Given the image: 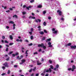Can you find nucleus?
Wrapping results in <instances>:
<instances>
[{
	"instance_id": "nucleus-48",
	"label": "nucleus",
	"mask_w": 76,
	"mask_h": 76,
	"mask_svg": "<svg viewBox=\"0 0 76 76\" xmlns=\"http://www.w3.org/2000/svg\"><path fill=\"white\" fill-rule=\"evenodd\" d=\"M6 75V73H3L1 74L2 76H4V75Z\"/></svg>"
},
{
	"instance_id": "nucleus-20",
	"label": "nucleus",
	"mask_w": 76,
	"mask_h": 76,
	"mask_svg": "<svg viewBox=\"0 0 76 76\" xmlns=\"http://www.w3.org/2000/svg\"><path fill=\"white\" fill-rule=\"evenodd\" d=\"M53 34H57V31H55L53 32Z\"/></svg>"
},
{
	"instance_id": "nucleus-24",
	"label": "nucleus",
	"mask_w": 76,
	"mask_h": 76,
	"mask_svg": "<svg viewBox=\"0 0 76 76\" xmlns=\"http://www.w3.org/2000/svg\"><path fill=\"white\" fill-rule=\"evenodd\" d=\"M29 50H27L26 51V53L25 54H26L27 55V54H28V51Z\"/></svg>"
},
{
	"instance_id": "nucleus-58",
	"label": "nucleus",
	"mask_w": 76,
	"mask_h": 76,
	"mask_svg": "<svg viewBox=\"0 0 76 76\" xmlns=\"http://www.w3.org/2000/svg\"><path fill=\"white\" fill-rule=\"evenodd\" d=\"M6 28H7V29H9V26H6Z\"/></svg>"
},
{
	"instance_id": "nucleus-16",
	"label": "nucleus",
	"mask_w": 76,
	"mask_h": 76,
	"mask_svg": "<svg viewBox=\"0 0 76 76\" xmlns=\"http://www.w3.org/2000/svg\"><path fill=\"white\" fill-rule=\"evenodd\" d=\"M59 67V65L58 64H57L56 65V68L58 69Z\"/></svg>"
},
{
	"instance_id": "nucleus-46",
	"label": "nucleus",
	"mask_w": 76,
	"mask_h": 76,
	"mask_svg": "<svg viewBox=\"0 0 76 76\" xmlns=\"http://www.w3.org/2000/svg\"><path fill=\"white\" fill-rule=\"evenodd\" d=\"M15 56L16 55H15V54H12V57H15Z\"/></svg>"
},
{
	"instance_id": "nucleus-18",
	"label": "nucleus",
	"mask_w": 76,
	"mask_h": 76,
	"mask_svg": "<svg viewBox=\"0 0 76 76\" xmlns=\"http://www.w3.org/2000/svg\"><path fill=\"white\" fill-rule=\"evenodd\" d=\"M49 63H50V64H51L52 63H53V62H52V61H51V60H49Z\"/></svg>"
},
{
	"instance_id": "nucleus-49",
	"label": "nucleus",
	"mask_w": 76,
	"mask_h": 76,
	"mask_svg": "<svg viewBox=\"0 0 76 76\" xmlns=\"http://www.w3.org/2000/svg\"><path fill=\"white\" fill-rule=\"evenodd\" d=\"M49 72H51V68H49Z\"/></svg>"
},
{
	"instance_id": "nucleus-37",
	"label": "nucleus",
	"mask_w": 76,
	"mask_h": 76,
	"mask_svg": "<svg viewBox=\"0 0 76 76\" xmlns=\"http://www.w3.org/2000/svg\"><path fill=\"white\" fill-rule=\"evenodd\" d=\"M34 31V29L33 28H31V32H32Z\"/></svg>"
},
{
	"instance_id": "nucleus-9",
	"label": "nucleus",
	"mask_w": 76,
	"mask_h": 76,
	"mask_svg": "<svg viewBox=\"0 0 76 76\" xmlns=\"http://www.w3.org/2000/svg\"><path fill=\"white\" fill-rule=\"evenodd\" d=\"M39 34H41V35H44V32H43V31L40 32Z\"/></svg>"
},
{
	"instance_id": "nucleus-15",
	"label": "nucleus",
	"mask_w": 76,
	"mask_h": 76,
	"mask_svg": "<svg viewBox=\"0 0 76 76\" xmlns=\"http://www.w3.org/2000/svg\"><path fill=\"white\" fill-rule=\"evenodd\" d=\"M51 41V38H49L47 39V40H46V42H48V41Z\"/></svg>"
},
{
	"instance_id": "nucleus-1",
	"label": "nucleus",
	"mask_w": 76,
	"mask_h": 76,
	"mask_svg": "<svg viewBox=\"0 0 76 76\" xmlns=\"http://www.w3.org/2000/svg\"><path fill=\"white\" fill-rule=\"evenodd\" d=\"M3 66H4L5 67H9V65L7 62H5V63L3 64Z\"/></svg>"
},
{
	"instance_id": "nucleus-12",
	"label": "nucleus",
	"mask_w": 76,
	"mask_h": 76,
	"mask_svg": "<svg viewBox=\"0 0 76 76\" xmlns=\"http://www.w3.org/2000/svg\"><path fill=\"white\" fill-rule=\"evenodd\" d=\"M15 26H16V25L15 24H13V30L15 29Z\"/></svg>"
},
{
	"instance_id": "nucleus-50",
	"label": "nucleus",
	"mask_w": 76,
	"mask_h": 76,
	"mask_svg": "<svg viewBox=\"0 0 76 76\" xmlns=\"http://www.w3.org/2000/svg\"><path fill=\"white\" fill-rule=\"evenodd\" d=\"M48 45H51V43L50 42H49L48 43Z\"/></svg>"
},
{
	"instance_id": "nucleus-6",
	"label": "nucleus",
	"mask_w": 76,
	"mask_h": 76,
	"mask_svg": "<svg viewBox=\"0 0 76 76\" xmlns=\"http://www.w3.org/2000/svg\"><path fill=\"white\" fill-rule=\"evenodd\" d=\"M35 21H36V22H37V23H38V22H41V20H40L39 19H37V20H35Z\"/></svg>"
},
{
	"instance_id": "nucleus-63",
	"label": "nucleus",
	"mask_w": 76,
	"mask_h": 76,
	"mask_svg": "<svg viewBox=\"0 0 76 76\" xmlns=\"http://www.w3.org/2000/svg\"><path fill=\"white\" fill-rule=\"evenodd\" d=\"M22 18H23V19H24V18H26V17L24 15Z\"/></svg>"
},
{
	"instance_id": "nucleus-38",
	"label": "nucleus",
	"mask_w": 76,
	"mask_h": 76,
	"mask_svg": "<svg viewBox=\"0 0 76 76\" xmlns=\"http://www.w3.org/2000/svg\"><path fill=\"white\" fill-rule=\"evenodd\" d=\"M30 2L31 3H33V2H34V0H31V1H30Z\"/></svg>"
},
{
	"instance_id": "nucleus-52",
	"label": "nucleus",
	"mask_w": 76,
	"mask_h": 76,
	"mask_svg": "<svg viewBox=\"0 0 76 76\" xmlns=\"http://www.w3.org/2000/svg\"><path fill=\"white\" fill-rule=\"evenodd\" d=\"M42 51V49H39V52H41Z\"/></svg>"
},
{
	"instance_id": "nucleus-59",
	"label": "nucleus",
	"mask_w": 76,
	"mask_h": 76,
	"mask_svg": "<svg viewBox=\"0 0 76 76\" xmlns=\"http://www.w3.org/2000/svg\"><path fill=\"white\" fill-rule=\"evenodd\" d=\"M14 67H18V65H15L14 66Z\"/></svg>"
},
{
	"instance_id": "nucleus-35",
	"label": "nucleus",
	"mask_w": 76,
	"mask_h": 76,
	"mask_svg": "<svg viewBox=\"0 0 76 76\" xmlns=\"http://www.w3.org/2000/svg\"><path fill=\"white\" fill-rule=\"evenodd\" d=\"M2 38L3 39H4L5 38V37H4V36H2Z\"/></svg>"
},
{
	"instance_id": "nucleus-17",
	"label": "nucleus",
	"mask_w": 76,
	"mask_h": 76,
	"mask_svg": "<svg viewBox=\"0 0 76 76\" xmlns=\"http://www.w3.org/2000/svg\"><path fill=\"white\" fill-rule=\"evenodd\" d=\"M72 69H76V66H75V65H73L72 66Z\"/></svg>"
},
{
	"instance_id": "nucleus-28",
	"label": "nucleus",
	"mask_w": 76,
	"mask_h": 76,
	"mask_svg": "<svg viewBox=\"0 0 76 76\" xmlns=\"http://www.w3.org/2000/svg\"><path fill=\"white\" fill-rule=\"evenodd\" d=\"M4 42H5V43H6L8 44V43H9V42L8 41H7V40H5Z\"/></svg>"
},
{
	"instance_id": "nucleus-7",
	"label": "nucleus",
	"mask_w": 76,
	"mask_h": 76,
	"mask_svg": "<svg viewBox=\"0 0 76 76\" xmlns=\"http://www.w3.org/2000/svg\"><path fill=\"white\" fill-rule=\"evenodd\" d=\"M71 45H72V44H71L70 43H69L67 45L66 44L65 45V46L66 47H67V46H70Z\"/></svg>"
},
{
	"instance_id": "nucleus-14",
	"label": "nucleus",
	"mask_w": 76,
	"mask_h": 76,
	"mask_svg": "<svg viewBox=\"0 0 76 76\" xmlns=\"http://www.w3.org/2000/svg\"><path fill=\"white\" fill-rule=\"evenodd\" d=\"M9 23H11V24H13L14 23V22L13 21H10L9 22Z\"/></svg>"
},
{
	"instance_id": "nucleus-32",
	"label": "nucleus",
	"mask_w": 76,
	"mask_h": 76,
	"mask_svg": "<svg viewBox=\"0 0 76 76\" xmlns=\"http://www.w3.org/2000/svg\"><path fill=\"white\" fill-rule=\"evenodd\" d=\"M46 23L45 22H44L43 23V25L44 26H46Z\"/></svg>"
},
{
	"instance_id": "nucleus-54",
	"label": "nucleus",
	"mask_w": 76,
	"mask_h": 76,
	"mask_svg": "<svg viewBox=\"0 0 76 76\" xmlns=\"http://www.w3.org/2000/svg\"><path fill=\"white\" fill-rule=\"evenodd\" d=\"M26 8L27 10H29V8L28 7H26Z\"/></svg>"
},
{
	"instance_id": "nucleus-26",
	"label": "nucleus",
	"mask_w": 76,
	"mask_h": 76,
	"mask_svg": "<svg viewBox=\"0 0 76 76\" xmlns=\"http://www.w3.org/2000/svg\"><path fill=\"white\" fill-rule=\"evenodd\" d=\"M10 73V70H8L7 72V74H8V75H9Z\"/></svg>"
},
{
	"instance_id": "nucleus-40",
	"label": "nucleus",
	"mask_w": 76,
	"mask_h": 76,
	"mask_svg": "<svg viewBox=\"0 0 76 76\" xmlns=\"http://www.w3.org/2000/svg\"><path fill=\"white\" fill-rule=\"evenodd\" d=\"M33 38H34V37L32 36H31V37H30L31 39H33Z\"/></svg>"
},
{
	"instance_id": "nucleus-39",
	"label": "nucleus",
	"mask_w": 76,
	"mask_h": 76,
	"mask_svg": "<svg viewBox=\"0 0 76 76\" xmlns=\"http://www.w3.org/2000/svg\"><path fill=\"white\" fill-rule=\"evenodd\" d=\"M35 70H36V67H34L33 70V71H35Z\"/></svg>"
},
{
	"instance_id": "nucleus-45",
	"label": "nucleus",
	"mask_w": 76,
	"mask_h": 76,
	"mask_svg": "<svg viewBox=\"0 0 76 76\" xmlns=\"http://www.w3.org/2000/svg\"><path fill=\"white\" fill-rule=\"evenodd\" d=\"M13 44H14L13 43H10L9 45H12Z\"/></svg>"
},
{
	"instance_id": "nucleus-31",
	"label": "nucleus",
	"mask_w": 76,
	"mask_h": 76,
	"mask_svg": "<svg viewBox=\"0 0 76 76\" xmlns=\"http://www.w3.org/2000/svg\"><path fill=\"white\" fill-rule=\"evenodd\" d=\"M21 61L23 62V63H24L25 61V59H23L21 60Z\"/></svg>"
},
{
	"instance_id": "nucleus-57",
	"label": "nucleus",
	"mask_w": 76,
	"mask_h": 76,
	"mask_svg": "<svg viewBox=\"0 0 76 76\" xmlns=\"http://www.w3.org/2000/svg\"><path fill=\"white\" fill-rule=\"evenodd\" d=\"M32 45V44L31 43L28 45L29 46H31Z\"/></svg>"
},
{
	"instance_id": "nucleus-43",
	"label": "nucleus",
	"mask_w": 76,
	"mask_h": 76,
	"mask_svg": "<svg viewBox=\"0 0 76 76\" xmlns=\"http://www.w3.org/2000/svg\"><path fill=\"white\" fill-rule=\"evenodd\" d=\"M10 59V58L9 57L7 59H6V60H7V61H9V60Z\"/></svg>"
},
{
	"instance_id": "nucleus-47",
	"label": "nucleus",
	"mask_w": 76,
	"mask_h": 76,
	"mask_svg": "<svg viewBox=\"0 0 76 76\" xmlns=\"http://www.w3.org/2000/svg\"><path fill=\"white\" fill-rule=\"evenodd\" d=\"M72 70V68H69L68 69V70L69 71H70Z\"/></svg>"
},
{
	"instance_id": "nucleus-60",
	"label": "nucleus",
	"mask_w": 76,
	"mask_h": 76,
	"mask_svg": "<svg viewBox=\"0 0 76 76\" xmlns=\"http://www.w3.org/2000/svg\"><path fill=\"white\" fill-rule=\"evenodd\" d=\"M48 19L50 20V19H51V17H48Z\"/></svg>"
},
{
	"instance_id": "nucleus-64",
	"label": "nucleus",
	"mask_w": 76,
	"mask_h": 76,
	"mask_svg": "<svg viewBox=\"0 0 76 76\" xmlns=\"http://www.w3.org/2000/svg\"><path fill=\"white\" fill-rule=\"evenodd\" d=\"M39 76V74H36V76Z\"/></svg>"
},
{
	"instance_id": "nucleus-62",
	"label": "nucleus",
	"mask_w": 76,
	"mask_h": 76,
	"mask_svg": "<svg viewBox=\"0 0 76 76\" xmlns=\"http://www.w3.org/2000/svg\"><path fill=\"white\" fill-rule=\"evenodd\" d=\"M19 41L20 42H22V40L21 39H20V40H19Z\"/></svg>"
},
{
	"instance_id": "nucleus-25",
	"label": "nucleus",
	"mask_w": 76,
	"mask_h": 76,
	"mask_svg": "<svg viewBox=\"0 0 76 76\" xmlns=\"http://www.w3.org/2000/svg\"><path fill=\"white\" fill-rule=\"evenodd\" d=\"M63 18V16H62V18H61V20H64V18Z\"/></svg>"
},
{
	"instance_id": "nucleus-4",
	"label": "nucleus",
	"mask_w": 76,
	"mask_h": 76,
	"mask_svg": "<svg viewBox=\"0 0 76 76\" xmlns=\"http://www.w3.org/2000/svg\"><path fill=\"white\" fill-rule=\"evenodd\" d=\"M44 45V44L42 43L41 44L39 45H38V47H41L42 48V47H43Z\"/></svg>"
},
{
	"instance_id": "nucleus-41",
	"label": "nucleus",
	"mask_w": 76,
	"mask_h": 76,
	"mask_svg": "<svg viewBox=\"0 0 76 76\" xmlns=\"http://www.w3.org/2000/svg\"><path fill=\"white\" fill-rule=\"evenodd\" d=\"M32 71V69H31L29 71V72H31Z\"/></svg>"
},
{
	"instance_id": "nucleus-61",
	"label": "nucleus",
	"mask_w": 76,
	"mask_h": 76,
	"mask_svg": "<svg viewBox=\"0 0 76 76\" xmlns=\"http://www.w3.org/2000/svg\"><path fill=\"white\" fill-rule=\"evenodd\" d=\"M56 70H57V68H55L54 69H53V70H55V71H56Z\"/></svg>"
},
{
	"instance_id": "nucleus-53",
	"label": "nucleus",
	"mask_w": 76,
	"mask_h": 76,
	"mask_svg": "<svg viewBox=\"0 0 76 76\" xmlns=\"http://www.w3.org/2000/svg\"><path fill=\"white\" fill-rule=\"evenodd\" d=\"M16 41L17 42H19V39H16Z\"/></svg>"
},
{
	"instance_id": "nucleus-2",
	"label": "nucleus",
	"mask_w": 76,
	"mask_h": 76,
	"mask_svg": "<svg viewBox=\"0 0 76 76\" xmlns=\"http://www.w3.org/2000/svg\"><path fill=\"white\" fill-rule=\"evenodd\" d=\"M57 13H59L58 14L59 16H61V15H62V12L61 11H60V10H58Z\"/></svg>"
},
{
	"instance_id": "nucleus-29",
	"label": "nucleus",
	"mask_w": 76,
	"mask_h": 76,
	"mask_svg": "<svg viewBox=\"0 0 76 76\" xmlns=\"http://www.w3.org/2000/svg\"><path fill=\"white\" fill-rule=\"evenodd\" d=\"M23 15H25V14H26V12H22Z\"/></svg>"
},
{
	"instance_id": "nucleus-5",
	"label": "nucleus",
	"mask_w": 76,
	"mask_h": 76,
	"mask_svg": "<svg viewBox=\"0 0 76 76\" xmlns=\"http://www.w3.org/2000/svg\"><path fill=\"white\" fill-rule=\"evenodd\" d=\"M39 62V61H37V65L38 66H39L40 65H41L42 64V63H41V62Z\"/></svg>"
},
{
	"instance_id": "nucleus-42",
	"label": "nucleus",
	"mask_w": 76,
	"mask_h": 76,
	"mask_svg": "<svg viewBox=\"0 0 76 76\" xmlns=\"http://www.w3.org/2000/svg\"><path fill=\"white\" fill-rule=\"evenodd\" d=\"M31 19H35V17L31 16Z\"/></svg>"
},
{
	"instance_id": "nucleus-23",
	"label": "nucleus",
	"mask_w": 76,
	"mask_h": 76,
	"mask_svg": "<svg viewBox=\"0 0 76 76\" xmlns=\"http://www.w3.org/2000/svg\"><path fill=\"white\" fill-rule=\"evenodd\" d=\"M13 53V51L10 52V53H9V55H10L11 54H12V53Z\"/></svg>"
},
{
	"instance_id": "nucleus-56",
	"label": "nucleus",
	"mask_w": 76,
	"mask_h": 76,
	"mask_svg": "<svg viewBox=\"0 0 76 76\" xmlns=\"http://www.w3.org/2000/svg\"><path fill=\"white\" fill-rule=\"evenodd\" d=\"M48 47H53V45H49V46H48Z\"/></svg>"
},
{
	"instance_id": "nucleus-10",
	"label": "nucleus",
	"mask_w": 76,
	"mask_h": 76,
	"mask_svg": "<svg viewBox=\"0 0 76 76\" xmlns=\"http://www.w3.org/2000/svg\"><path fill=\"white\" fill-rule=\"evenodd\" d=\"M10 38L11 40L13 39V36L12 35H10Z\"/></svg>"
},
{
	"instance_id": "nucleus-27",
	"label": "nucleus",
	"mask_w": 76,
	"mask_h": 76,
	"mask_svg": "<svg viewBox=\"0 0 76 76\" xmlns=\"http://www.w3.org/2000/svg\"><path fill=\"white\" fill-rule=\"evenodd\" d=\"M29 34L31 35H32V32L31 31H30L29 32Z\"/></svg>"
},
{
	"instance_id": "nucleus-51",
	"label": "nucleus",
	"mask_w": 76,
	"mask_h": 76,
	"mask_svg": "<svg viewBox=\"0 0 76 76\" xmlns=\"http://www.w3.org/2000/svg\"><path fill=\"white\" fill-rule=\"evenodd\" d=\"M2 68L3 69H6V67H5V66H3Z\"/></svg>"
},
{
	"instance_id": "nucleus-3",
	"label": "nucleus",
	"mask_w": 76,
	"mask_h": 76,
	"mask_svg": "<svg viewBox=\"0 0 76 76\" xmlns=\"http://www.w3.org/2000/svg\"><path fill=\"white\" fill-rule=\"evenodd\" d=\"M70 47L71 49H74L75 50V49H76V46L75 45L74 46L71 45L70 46Z\"/></svg>"
},
{
	"instance_id": "nucleus-22",
	"label": "nucleus",
	"mask_w": 76,
	"mask_h": 76,
	"mask_svg": "<svg viewBox=\"0 0 76 76\" xmlns=\"http://www.w3.org/2000/svg\"><path fill=\"white\" fill-rule=\"evenodd\" d=\"M50 69H54L53 65H50Z\"/></svg>"
},
{
	"instance_id": "nucleus-11",
	"label": "nucleus",
	"mask_w": 76,
	"mask_h": 76,
	"mask_svg": "<svg viewBox=\"0 0 76 76\" xmlns=\"http://www.w3.org/2000/svg\"><path fill=\"white\" fill-rule=\"evenodd\" d=\"M42 5H40L38 6L37 7L38 8H41V7H42Z\"/></svg>"
},
{
	"instance_id": "nucleus-30",
	"label": "nucleus",
	"mask_w": 76,
	"mask_h": 76,
	"mask_svg": "<svg viewBox=\"0 0 76 76\" xmlns=\"http://www.w3.org/2000/svg\"><path fill=\"white\" fill-rule=\"evenodd\" d=\"M38 54L37 52H35L34 53V54L35 55V54Z\"/></svg>"
},
{
	"instance_id": "nucleus-33",
	"label": "nucleus",
	"mask_w": 76,
	"mask_h": 76,
	"mask_svg": "<svg viewBox=\"0 0 76 76\" xmlns=\"http://www.w3.org/2000/svg\"><path fill=\"white\" fill-rule=\"evenodd\" d=\"M45 37H44L42 39V40L44 41V40H45Z\"/></svg>"
},
{
	"instance_id": "nucleus-8",
	"label": "nucleus",
	"mask_w": 76,
	"mask_h": 76,
	"mask_svg": "<svg viewBox=\"0 0 76 76\" xmlns=\"http://www.w3.org/2000/svg\"><path fill=\"white\" fill-rule=\"evenodd\" d=\"M15 18H18V16L16 15H14L13 16V18H15Z\"/></svg>"
},
{
	"instance_id": "nucleus-34",
	"label": "nucleus",
	"mask_w": 76,
	"mask_h": 76,
	"mask_svg": "<svg viewBox=\"0 0 76 76\" xmlns=\"http://www.w3.org/2000/svg\"><path fill=\"white\" fill-rule=\"evenodd\" d=\"M9 50V48H6V51H8Z\"/></svg>"
},
{
	"instance_id": "nucleus-36",
	"label": "nucleus",
	"mask_w": 76,
	"mask_h": 76,
	"mask_svg": "<svg viewBox=\"0 0 76 76\" xmlns=\"http://www.w3.org/2000/svg\"><path fill=\"white\" fill-rule=\"evenodd\" d=\"M15 54V56H17V55H19V53H16Z\"/></svg>"
},
{
	"instance_id": "nucleus-21",
	"label": "nucleus",
	"mask_w": 76,
	"mask_h": 76,
	"mask_svg": "<svg viewBox=\"0 0 76 76\" xmlns=\"http://www.w3.org/2000/svg\"><path fill=\"white\" fill-rule=\"evenodd\" d=\"M42 48L43 49H44V50H45V49H46V48H47L46 47V46H43L42 47Z\"/></svg>"
},
{
	"instance_id": "nucleus-13",
	"label": "nucleus",
	"mask_w": 76,
	"mask_h": 76,
	"mask_svg": "<svg viewBox=\"0 0 76 76\" xmlns=\"http://www.w3.org/2000/svg\"><path fill=\"white\" fill-rule=\"evenodd\" d=\"M17 59L18 60H20L21 59V58L19 57V56H18L17 58Z\"/></svg>"
},
{
	"instance_id": "nucleus-44",
	"label": "nucleus",
	"mask_w": 76,
	"mask_h": 76,
	"mask_svg": "<svg viewBox=\"0 0 76 76\" xmlns=\"http://www.w3.org/2000/svg\"><path fill=\"white\" fill-rule=\"evenodd\" d=\"M44 32L45 33H47V30H44Z\"/></svg>"
},
{
	"instance_id": "nucleus-55",
	"label": "nucleus",
	"mask_w": 76,
	"mask_h": 76,
	"mask_svg": "<svg viewBox=\"0 0 76 76\" xmlns=\"http://www.w3.org/2000/svg\"><path fill=\"white\" fill-rule=\"evenodd\" d=\"M6 12L7 13H8L9 12H10V10H8L7 11H6Z\"/></svg>"
},
{
	"instance_id": "nucleus-19",
	"label": "nucleus",
	"mask_w": 76,
	"mask_h": 76,
	"mask_svg": "<svg viewBox=\"0 0 76 76\" xmlns=\"http://www.w3.org/2000/svg\"><path fill=\"white\" fill-rule=\"evenodd\" d=\"M46 10H45L44 11H43V15H45V14L46 13Z\"/></svg>"
}]
</instances>
